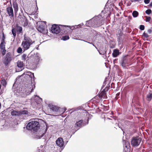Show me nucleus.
<instances>
[{
    "instance_id": "nucleus-42",
    "label": "nucleus",
    "mask_w": 152,
    "mask_h": 152,
    "mask_svg": "<svg viewBox=\"0 0 152 152\" xmlns=\"http://www.w3.org/2000/svg\"><path fill=\"white\" fill-rule=\"evenodd\" d=\"M106 12H105V11H104L102 13V17H104V19L105 18V17L107 18L108 17H109L108 16V15H107V13H106Z\"/></svg>"
},
{
    "instance_id": "nucleus-16",
    "label": "nucleus",
    "mask_w": 152,
    "mask_h": 152,
    "mask_svg": "<svg viewBox=\"0 0 152 152\" xmlns=\"http://www.w3.org/2000/svg\"><path fill=\"white\" fill-rule=\"evenodd\" d=\"M125 144H124V147L123 152H131V148L129 146V143L128 141H125Z\"/></svg>"
},
{
    "instance_id": "nucleus-30",
    "label": "nucleus",
    "mask_w": 152,
    "mask_h": 152,
    "mask_svg": "<svg viewBox=\"0 0 152 152\" xmlns=\"http://www.w3.org/2000/svg\"><path fill=\"white\" fill-rule=\"evenodd\" d=\"M37 30L39 32H42L45 30V27L42 25H39L38 27Z\"/></svg>"
},
{
    "instance_id": "nucleus-24",
    "label": "nucleus",
    "mask_w": 152,
    "mask_h": 152,
    "mask_svg": "<svg viewBox=\"0 0 152 152\" xmlns=\"http://www.w3.org/2000/svg\"><path fill=\"white\" fill-rule=\"evenodd\" d=\"M34 101L38 105L41 103L42 101V99L39 97V96L36 95L34 99Z\"/></svg>"
},
{
    "instance_id": "nucleus-39",
    "label": "nucleus",
    "mask_w": 152,
    "mask_h": 152,
    "mask_svg": "<svg viewBox=\"0 0 152 152\" xmlns=\"http://www.w3.org/2000/svg\"><path fill=\"white\" fill-rule=\"evenodd\" d=\"M145 13L148 15H150L152 12V11L151 9H148L146 10Z\"/></svg>"
},
{
    "instance_id": "nucleus-5",
    "label": "nucleus",
    "mask_w": 152,
    "mask_h": 152,
    "mask_svg": "<svg viewBox=\"0 0 152 152\" xmlns=\"http://www.w3.org/2000/svg\"><path fill=\"white\" fill-rule=\"evenodd\" d=\"M92 29V28H83V31L85 32V37L86 39L89 42H92L93 41V39L91 38V36L90 35L91 33V31H90V29Z\"/></svg>"
},
{
    "instance_id": "nucleus-26",
    "label": "nucleus",
    "mask_w": 152,
    "mask_h": 152,
    "mask_svg": "<svg viewBox=\"0 0 152 152\" xmlns=\"http://www.w3.org/2000/svg\"><path fill=\"white\" fill-rule=\"evenodd\" d=\"M152 99V91H150L147 95L146 99L149 102Z\"/></svg>"
},
{
    "instance_id": "nucleus-17",
    "label": "nucleus",
    "mask_w": 152,
    "mask_h": 152,
    "mask_svg": "<svg viewBox=\"0 0 152 152\" xmlns=\"http://www.w3.org/2000/svg\"><path fill=\"white\" fill-rule=\"evenodd\" d=\"M60 26H61V33L66 34L70 31L69 29L67 27V26L61 25Z\"/></svg>"
},
{
    "instance_id": "nucleus-4",
    "label": "nucleus",
    "mask_w": 152,
    "mask_h": 152,
    "mask_svg": "<svg viewBox=\"0 0 152 152\" xmlns=\"http://www.w3.org/2000/svg\"><path fill=\"white\" fill-rule=\"evenodd\" d=\"M39 122L35 120L30 121L27 124L26 127L27 130H33L35 132H36L39 128Z\"/></svg>"
},
{
    "instance_id": "nucleus-7",
    "label": "nucleus",
    "mask_w": 152,
    "mask_h": 152,
    "mask_svg": "<svg viewBox=\"0 0 152 152\" xmlns=\"http://www.w3.org/2000/svg\"><path fill=\"white\" fill-rule=\"evenodd\" d=\"M141 139L139 137H134L131 141V145L133 146H138L141 142Z\"/></svg>"
},
{
    "instance_id": "nucleus-49",
    "label": "nucleus",
    "mask_w": 152,
    "mask_h": 152,
    "mask_svg": "<svg viewBox=\"0 0 152 152\" xmlns=\"http://www.w3.org/2000/svg\"><path fill=\"white\" fill-rule=\"evenodd\" d=\"M5 39V37H4V34H3V37H2V39L1 40V42H5V41H4Z\"/></svg>"
},
{
    "instance_id": "nucleus-6",
    "label": "nucleus",
    "mask_w": 152,
    "mask_h": 152,
    "mask_svg": "<svg viewBox=\"0 0 152 152\" xmlns=\"http://www.w3.org/2000/svg\"><path fill=\"white\" fill-rule=\"evenodd\" d=\"M90 30V31H91V33L90 35L91 36V38L93 39L92 37L93 36H94L93 38L94 39V41L98 40L99 38L101 37V35L100 32L96 31L94 29H91Z\"/></svg>"
},
{
    "instance_id": "nucleus-35",
    "label": "nucleus",
    "mask_w": 152,
    "mask_h": 152,
    "mask_svg": "<svg viewBox=\"0 0 152 152\" xmlns=\"http://www.w3.org/2000/svg\"><path fill=\"white\" fill-rule=\"evenodd\" d=\"M69 39V37L68 35H65L62 37L61 39L63 41H66Z\"/></svg>"
},
{
    "instance_id": "nucleus-9",
    "label": "nucleus",
    "mask_w": 152,
    "mask_h": 152,
    "mask_svg": "<svg viewBox=\"0 0 152 152\" xmlns=\"http://www.w3.org/2000/svg\"><path fill=\"white\" fill-rule=\"evenodd\" d=\"M61 29L60 27L58 25L53 24L51 28L50 31L52 33L57 34L61 31Z\"/></svg>"
},
{
    "instance_id": "nucleus-18",
    "label": "nucleus",
    "mask_w": 152,
    "mask_h": 152,
    "mask_svg": "<svg viewBox=\"0 0 152 152\" xmlns=\"http://www.w3.org/2000/svg\"><path fill=\"white\" fill-rule=\"evenodd\" d=\"M5 42H1L0 44V49L1 50V53L3 56H4L6 52L5 47Z\"/></svg>"
},
{
    "instance_id": "nucleus-64",
    "label": "nucleus",
    "mask_w": 152,
    "mask_h": 152,
    "mask_svg": "<svg viewBox=\"0 0 152 152\" xmlns=\"http://www.w3.org/2000/svg\"><path fill=\"white\" fill-rule=\"evenodd\" d=\"M20 11L22 13H23V10H22V9L20 10Z\"/></svg>"
},
{
    "instance_id": "nucleus-50",
    "label": "nucleus",
    "mask_w": 152,
    "mask_h": 152,
    "mask_svg": "<svg viewBox=\"0 0 152 152\" xmlns=\"http://www.w3.org/2000/svg\"><path fill=\"white\" fill-rule=\"evenodd\" d=\"M120 93H117L116 95V96L115 97V98L116 99H117L118 98V97L120 95Z\"/></svg>"
},
{
    "instance_id": "nucleus-41",
    "label": "nucleus",
    "mask_w": 152,
    "mask_h": 152,
    "mask_svg": "<svg viewBox=\"0 0 152 152\" xmlns=\"http://www.w3.org/2000/svg\"><path fill=\"white\" fill-rule=\"evenodd\" d=\"M27 55L26 54H23L22 56V60L25 61L26 60V57Z\"/></svg>"
},
{
    "instance_id": "nucleus-14",
    "label": "nucleus",
    "mask_w": 152,
    "mask_h": 152,
    "mask_svg": "<svg viewBox=\"0 0 152 152\" xmlns=\"http://www.w3.org/2000/svg\"><path fill=\"white\" fill-rule=\"evenodd\" d=\"M56 145L61 148V149H63L64 148V144L63 140L62 138H58L56 141Z\"/></svg>"
},
{
    "instance_id": "nucleus-45",
    "label": "nucleus",
    "mask_w": 152,
    "mask_h": 152,
    "mask_svg": "<svg viewBox=\"0 0 152 152\" xmlns=\"http://www.w3.org/2000/svg\"><path fill=\"white\" fill-rule=\"evenodd\" d=\"M142 36H143L144 37H145V38H148L149 37V35L145 32H144L143 33Z\"/></svg>"
},
{
    "instance_id": "nucleus-61",
    "label": "nucleus",
    "mask_w": 152,
    "mask_h": 152,
    "mask_svg": "<svg viewBox=\"0 0 152 152\" xmlns=\"http://www.w3.org/2000/svg\"><path fill=\"white\" fill-rule=\"evenodd\" d=\"M36 49L37 50H39V45H38L37 47L36 48Z\"/></svg>"
},
{
    "instance_id": "nucleus-32",
    "label": "nucleus",
    "mask_w": 152,
    "mask_h": 152,
    "mask_svg": "<svg viewBox=\"0 0 152 152\" xmlns=\"http://www.w3.org/2000/svg\"><path fill=\"white\" fill-rule=\"evenodd\" d=\"M106 95V93H105V92H101L99 94V97L102 98H104V96Z\"/></svg>"
},
{
    "instance_id": "nucleus-56",
    "label": "nucleus",
    "mask_w": 152,
    "mask_h": 152,
    "mask_svg": "<svg viewBox=\"0 0 152 152\" xmlns=\"http://www.w3.org/2000/svg\"><path fill=\"white\" fill-rule=\"evenodd\" d=\"M106 81H104V83H103V87L105 85H106Z\"/></svg>"
},
{
    "instance_id": "nucleus-63",
    "label": "nucleus",
    "mask_w": 152,
    "mask_h": 152,
    "mask_svg": "<svg viewBox=\"0 0 152 152\" xmlns=\"http://www.w3.org/2000/svg\"><path fill=\"white\" fill-rule=\"evenodd\" d=\"M15 84H14V85H13V87H12V89H13V88H14V86H15L14 85H15Z\"/></svg>"
},
{
    "instance_id": "nucleus-31",
    "label": "nucleus",
    "mask_w": 152,
    "mask_h": 152,
    "mask_svg": "<svg viewBox=\"0 0 152 152\" xmlns=\"http://www.w3.org/2000/svg\"><path fill=\"white\" fill-rule=\"evenodd\" d=\"M132 15L133 17L135 18H136L139 15L138 12L135 10L134 11L132 12Z\"/></svg>"
},
{
    "instance_id": "nucleus-47",
    "label": "nucleus",
    "mask_w": 152,
    "mask_h": 152,
    "mask_svg": "<svg viewBox=\"0 0 152 152\" xmlns=\"http://www.w3.org/2000/svg\"><path fill=\"white\" fill-rule=\"evenodd\" d=\"M139 28L141 30H143L145 29V26L143 25H140L139 26Z\"/></svg>"
},
{
    "instance_id": "nucleus-60",
    "label": "nucleus",
    "mask_w": 152,
    "mask_h": 152,
    "mask_svg": "<svg viewBox=\"0 0 152 152\" xmlns=\"http://www.w3.org/2000/svg\"><path fill=\"white\" fill-rule=\"evenodd\" d=\"M149 6L152 7V2L150 3L149 4Z\"/></svg>"
},
{
    "instance_id": "nucleus-48",
    "label": "nucleus",
    "mask_w": 152,
    "mask_h": 152,
    "mask_svg": "<svg viewBox=\"0 0 152 152\" xmlns=\"http://www.w3.org/2000/svg\"><path fill=\"white\" fill-rule=\"evenodd\" d=\"M101 108L103 109L104 111H106L108 110V107H105L103 106V107H101Z\"/></svg>"
},
{
    "instance_id": "nucleus-53",
    "label": "nucleus",
    "mask_w": 152,
    "mask_h": 152,
    "mask_svg": "<svg viewBox=\"0 0 152 152\" xmlns=\"http://www.w3.org/2000/svg\"><path fill=\"white\" fill-rule=\"evenodd\" d=\"M118 46L120 48V49H121L124 46L123 44H120V45H118Z\"/></svg>"
},
{
    "instance_id": "nucleus-52",
    "label": "nucleus",
    "mask_w": 152,
    "mask_h": 152,
    "mask_svg": "<svg viewBox=\"0 0 152 152\" xmlns=\"http://www.w3.org/2000/svg\"><path fill=\"white\" fill-rule=\"evenodd\" d=\"M118 45H119L120 44H123V43H122V42H121V40H120V39H119V40L118 38Z\"/></svg>"
},
{
    "instance_id": "nucleus-43",
    "label": "nucleus",
    "mask_w": 152,
    "mask_h": 152,
    "mask_svg": "<svg viewBox=\"0 0 152 152\" xmlns=\"http://www.w3.org/2000/svg\"><path fill=\"white\" fill-rule=\"evenodd\" d=\"M1 84L4 86H5L7 84L6 82L4 79H3L1 82Z\"/></svg>"
},
{
    "instance_id": "nucleus-46",
    "label": "nucleus",
    "mask_w": 152,
    "mask_h": 152,
    "mask_svg": "<svg viewBox=\"0 0 152 152\" xmlns=\"http://www.w3.org/2000/svg\"><path fill=\"white\" fill-rule=\"evenodd\" d=\"M146 20L145 21L146 22H149L151 19V18L150 17L145 16Z\"/></svg>"
},
{
    "instance_id": "nucleus-59",
    "label": "nucleus",
    "mask_w": 152,
    "mask_h": 152,
    "mask_svg": "<svg viewBox=\"0 0 152 152\" xmlns=\"http://www.w3.org/2000/svg\"><path fill=\"white\" fill-rule=\"evenodd\" d=\"M134 1H141L142 0H133Z\"/></svg>"
},
{
    "instance_id": "nucleus-28",
    "label": "nucleus",
    "mask_w": 152,
    "mask_h": 152,
    "mask_svg": "<svg viewBox=\"0 0 152 152\" xmlns=\"http://www.w3.org/2000/svg\"><path fill=\"white\" fill-rule=\"evenodd\" d=\"M24 40L25 41H23V42H26V43H32V44L34 42H32V40L31 39L27 37H25V36L24 37Z\"/></svg>"
},
{
    "instance_id": "nucleus-15",
    "label": "nucleus",
    "mask_w": 152,
    "mask_h": 152,
    "mask_svg": "<svg viewBox=\"0 0 152 152\" xmlns=\"http://www.w3.org/2000/svg\"><path fill=\"white\" fill-rule=\"evenodd\" d=\"M107 5L106 4L105 5V7L104 8V10H103L102 11V12L100 15H101V16H102V13L104 12H107L106 13H107V15L109 17L111 15V12H110V7H112V5L111 4L110 5V6H109V8H108L107 7Z\"/></svg>"
},
{
    "instance_id": "nucleus-19",
    "label": "nucleus",
    "mask_w": 152,
    "mask_h": 152,
    "mask_svg": "<svg viewBox=\"0 0 152 152\" xmlns=\"http://www.w3.org/2000/svg\"><path fill=\"white\" fill-rule=\"evenodd\" d=\"M17 66L18 68H20V70L18 71L16 70V72H19L22 71L24 69L23 67L24 66V64L23 61L18 60L17 62Z\"/></svg>"
},
{
    "instance_id": "nucleus-34",
    "label": "nucleus",
    "mask_w": 152,
    "mask_h": 152,
    "mask_svg": "<svg viewBox=\"0 0 152 152\" xmlns=\"http://www.w3.org/2000/svg\"><path fill=\"white\" fill-rule=\"evenodd\" d=\"M20 115L23 114H27L28 113V112L27 110H22L19 111Z\"/></svg>"
},
{
    "instance_id": "nucleus-22",
    "label": "nucleus",
    "mask_w": 152,
    "mask_h": 152,
    "mask_svg": "<svg viewBox=\"0 0 152 152\" xmlns=\"http://www.w3.org/2000/svg\"><path fill=\"white\" fill-rule=\"evenodd\" d=\"M13 7L14 10V13L15 15L17 13L18 10V6L17 3L15 1L13 2Z\"/></svg>"
},
{
    "instance_id": "nucleus-12",
    "label": "nucleus",
    "mask_w": 152,
    "mask_h": 152,
    "mask_svg": "<svg viewBox=\"0 0 152 152\" xmlns=\"http://www.w3.org/2000/svg\"><path fill=\"white\" fill-rule=\"evenodd\" d=\"M127 56V55L123 56L120 62L121 65L124 69L126 68V64L129 63V59Z\"/></svg>"
},
{
    "instance_id": "nucleus-57",
    "label": "nucleus",
    "mask_w": 152,
    "mask_h": 152,
    "mask_svg": "<svg viewBox=\"0 0 152 152\" xmlns=\"http://www.w3.org/2000/svg\"><path fill=\"white\" fill-rule=\"evenodd\" d=\"M118 38L119 39H119H120V40H121V39H120V38H121V36H118V38H117V39H118Z\"/></svg>"
},
{
    "instance_id": "nucleus-58",
    "label": "nucleus",
    "mask_w": 152,
    "mask_h": 152,
    "mask_svg": "<svg viewBox=\"0 0 152 152\" xmlns=\"http://www.w3.org/2000/svg\"><path fill=\"white\" fill-rule=\"evenodd\" d=\"M102 92H105V93H106V90H105V89H104L103 90V91H102Z\"/></svg>"
},
{
    "instance_id": "nucleus-13",
    "label": "nucleus",
    "mask_w": 152,
    "mask_h": 152,
    "mask_svg": "<svg viewBox=\"0 0 152 152\" xmlns=\"http://www.w3.org/2000/svg\"><path fill=\"white\" fill-rule=\"evenodd\" d=\"M47 104L48 105V107L50 109V111L55 113L59 112L60 109V107L55 105H53L51 104Z\"/></svg>"
},
{
    "instance_id": "nucleus-38",
    "label": "nucleus",
    "mask_w": 152,
    "mask_h": 152,
    "mask_svg": "<svg viewBox=\"0 0 152 152\" xmlns=\"http://www.w3.org/2000/svg\"><path fill=\"white\" fill-rule=\"evenodd\" d=\"M84 25V24L83 23H81L77 25H75V26H76V28H81L82 27V26H83Z\"/></svg>"
},
{
    "instance_id": "nucleus-29",
    "label": "nucleus",
    "mask_w": 152,
    "mask_h": 152,
    "mask_svg": "<svg viewBox=\"0 0 152 152\" xmlns=\"http://www.w3.org/2000/svg\"><path fill=\"white\" fill-rule=\"evenodd\" d=\"M23 19V21L24 22L23 26H27L28 24V20L23 15V16L22 17Z\"/></svg>"
},
{
    "instance_id": "nucleus-25",
    "label": "nucleus",
    "mask_w": 152,
    "mask_h": 152,
    "mask_svg": "<svg viewBox=\"0 0 152 152\" xmlns=\"http://www.w3.org/2000/svg\"><path fill=\"white\" fill-rule=\"evenodd\" d=\"M11 115L13 116H18L20 115L19 111L13 110L11 112Z\"/></svg>"
},
{
    "instance_id": "nucleus-2",
    "label": "nucleus",
    "mask_w": 152,
    "mask_h": 152,
    "mask_svg": "<svg viewBox=\"0 0 152 152\" xmlns=\"http://www.w3.org/2000/svg\"><path fill=\"white\" fill-rule=\"evenodd\" d=\"M104 17L100 15L95 16L92 19L86 22L85 26L87 27L96 28L103 24L104 22Z\"/></svg>"
},
{
    "instance_id": "nucleus-10",
    "label": "nucleus",
    "mask_w": 152,
    "mask_h": 152,
    "mask_svg": "<svg viewBox=\"0 0 152 152\" xmlns=\"http://www.w3.org/2000/svg\"><path fill=\"white\" fill-rule=\"evenodd\" d=\"M12 57L10 52H8L4 56V64L6 66L7 65L12 61Z\"/></svg>"
},
{
    "instance_id": "nucleus-44",
    "label": "nucleus",
    "mask_w": 152,
    "mask_h": 152,
    "mask_svg": "<svg viewBox=\"0 0 152 152\" xmlns=\"http://www.w3.org/2000/svg\"><path fill=\"white\" fill-rule=\"evenodd\" d=\"M81 40H83V41H84V42H87V43H89V44H91V45H93V46H94V47H95L96 48H96V46L94 45V44H93V43L92 42H93V41L91 42H88L89 41H86V40H82V39H81Z\"/></svg>"
},
{
    "instance_id": "nucleus-37",
    "label": "nucleus",
    "mask_w": 152,
    "mask_h": 152,
    "mask_svg": "<svg viewBox=\"0 0 152 152\" xmlns=\"http://www.w3.org/2000/svg\"><path fill=\"white\" fill-rule=\"evenodd\" d=\"M67 27L69 29L70 31L71 30H73L75 29L76 28V26H67Z\"/></svg>"
},
{
    "instance_id": "nucleus-36",
    "label": "nucleus",
    "mask_w": 152,
    "mask_h": 152,
    "mask_svg": "<svg viewBox=\"0 0 152 152\" xmlns=\"http://www.w3.org/2000/svg\"><path fill=\"white\" fill-rule=\"evenodd\" d=\"M37 60L36 61L37 62L35 63L36 64H34L33 65V66L32 67V68H36V67H37L36 65L38 64V62L39 61V57H38L37 56Z\"/></svg>"
},
{
    "instance_id": "nucleus-55",
    "label": "nucleus",
    "mask_w": 152,
    "mask_h": 152,
    "mask_svg": "<svg viewBox=\"0 0 152 152\" xmlns=\"http://www.w3.org/2000/svg\"><path fill=\"white\" fill-rule=\"evenodd\" d=\"M122 34L123 33L121 31H120V32L119 33V36H121L122 35Z\"/></svg>"
},
{
    "instance_id": "nucleus-8",
    "label": "nucleus",
    "mask_w": 152,
    "mask_h": 152,
    "mask_svg": "<svg viewBox=\"0 0 152 152\" xmlns=\"http://www.w3.org/2000/svg\"><path fill=\"white\" fill-rule=\"evenodd\" d=\"M45 129H40L39 132H38L35 135V137L37 139H40L44 136V135L47 131L48 127L46 126L45 127Z\"/></svg>"
},
{
    "instance_id": "nucleus-33",
    "label": "nucleus",
    "mask_w": 152,
    "mask_h": 152,
    "mask_svg": "<svg viewBox=\"0 0 152 152\" xmlns=\"http://www.w3.org/2000/svg\"><path fill=\"white\" fill-rule=\"evenodd\" d=\"M12 33L13 36L14 38H15L16 35V29L15 28H12Z\"/></svg>"
},
{
    "instance_id": "nucleus-11",
    "label": "nucleus",
    "mask_w": 152,
    "mask_h": 152,
    "mask_svg": "<svg viewBox=\"0 0 152 152\" xmlns=\"http://www.w3.org/2000/svg\"><path fill=\"white\" fill-rule=\"evenodd\" d=\"M27 74H24L23 76L26 79L27 81H28L29 82L31 80L33 77V81H34V74L30 72H27Z\"/></svg>"
},
{
    "instance_id": "nucleus-1",
    "label": "nucleus",
    "mask_w": 152,
    "mask_h": 152,
    "mask_svg": "<svg viewBox=\"0 0 152 152\" xmlns=\"http://www.w3.org/2000/svg\"><path fill=\"white\" fill-rule=\"evenodd\" d=\"M35 86V83H32L31 81L28 85L25 86L23 88H16V90H14L15 93H17V94L22 97H24L30 94L33 91Z\"/></svg>"
},
{
    "instance_id": "nucleus-23",
    "label": "nucleus",
    "mask_w": 152,
    "mask_h": 152,
    "mask_svg": "<svg viewBox=\"0 0 152 152\" xmlns=\"http://www.w3.org/2000/svg\"><path fill=\"white\" fill-rule=\"evenodd\" d=\"M121 53L118 49L113 50L112 55L113 57H116Z\"/></svg>"
},
{
    "instance_id": "nucleus-51",
    "label": "nucleus",
    "mask_w": 152,
    "mask_h": 152,
    "mask_svg": "<svg viewBox=\"0 0 152 152\" xmlns=\"http://www.w3.org/2000/svg\"><path fill=\"white\" fill-rule=\"evenodd\" d=\"M150 1V0H144V2L145 4H148Z\"/></svg>"
},
{
    "instance_id": "nucleus-3",
    "label": "nucleus",
    "mask_w": 152,
    "mask_h": 152,
    "mask_svg": "<svg viewBox=\"0 0 152 152\" xmlns=\"http://www.w3.org/2000/svg\"><path fill=\"white\" fill-rule=\"evenodd\" d=\"M88 119L87 120L86 122V121H84L83 120H80L76 121L75 124L74 126H72L71 127L70 133H72V134H74L75 132L80 128L88 124Z\"/></svg>"
},
{
    "instance_id": "nucleus-27",
    "label": "nucleus",
    "mask_w": 152,
    "mask_h": 152,
    "mask_svg": "<svg viewBox=\"0 0 152 152\" xmlns=\"http://www.w3.org/2000/svg\"><path fill=\"white\" fill-rule=\"evenodd\" d=\"M16 29L18 34H20L22 33V28L19 26L18 24H16Z\"/></svg>"
},
{
    "instance_id": "nucleus-20",
    "label": "nucleus",
    "mask_w": 152,
    "mask_h": 152,
    "mask_svg": "<svg viewBox=\"0 0 152 152\" xmlns=\"http://www.w3.org/2000/svg\"><path fill=\"white\" fill-rule=\"evenodd\" d=\"M7 11L9 16L13 17L14 16L13 9L12 7H8L7 8Z\"/></svg>"
},
{
    "instance_id": "nucleus-54",
    "label": "nucleus",
    "mask_w": 152,
    "mask_h": 152,
    "mask_svg": "<svg viewBox=\"0 0 152 152\" xmlns=\"http://www.w3.org/2000/svg\"><path fill=\"white\" fill-rule=\"evenodd\" d=\"M152 30L151 29H148V32L149 34H151L152 32Z\"/></svg>"
},
{
    "instance_id": "nucleus-40",
    "label": "nucleus",
    "mask_w": 152,
    "mask_h": 152,
    "mask_svg": "<svg viewBox=\"0 0 152 152\" xmlns=\"http://www.w3.org/2000/svg\"><path fill=\"white\" fill-rule=\"evenodd\" d=\"M22 49L20 47H19L18 48V49L17 50V52L18 53H21L22 52Z\"/></svg>"
},
{
    "instance_id": "nucleus-62",
    "label": "nucleus",
    "mask_w": 152,
    "mask_h": 152,
    "mask_svg": "<svg viewBox=\"0 0 152 152\" xmlns=\"http://www.w3.org/2000/svg\"><path fill=\"white\" fill-rule=\"evenodd\" d=\"M103 105H102V104H101V107H103Z\"/></svg>"
},
{
    "instance_id": "nucleus-21",
    "label": "nucleus",
    "mask_w": 152,
    "mask_h": 152,
    "mask_svg": "<svg viewBox=\"0 0 152 152\" xmlns=\"http://www.w3.org/2000/svg\"><path fill=\"white\" fill-rule=\"evenodd\" d=\"M32 43H29L22 42V45L23 46L24 50H26L28 49L30 46L32 45Z\"/></svg>"
}]
</instances>
